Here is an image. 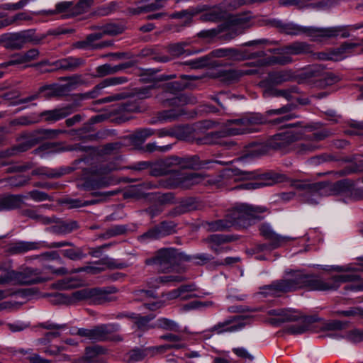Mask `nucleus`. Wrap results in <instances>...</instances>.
Listing matches in <instances>:
<instances>
[{"instance_id": "f257e3e1", "label": "nucleus", "mask_w": 363, "mask_h": 363, "mask_svg": "<svg viewBox=\"0 0 363 363\" xmlns=\"http://www.w3.org/2000/svg\"><path fill=\"white\" fill-rule=\"evenodd\" d=\"M295 107L294 104H290L279 108L268 110L264 114L253 113L239 119L229 120L226 122V128L224 130L211 132L205 135L202 139L203 143L216 144L221 138L254 132L256 130L254 126L267 123L269 117L292 111Z\"/></svg>"}, {"instance_id": "f03ea898", "label": "nucleus", "mask_w": 363, "mask_h": 363, "mask_svg": "<svg viewBox=\"0 0 363 363\" xmlns=\"http://www.w3.org/2000/svg\"><path fill=\"white\" fill-rule=\"evenodd\" d=\"M279 31L287 35H306L313 41H322L323 40L330 39L340 36L342 38L350 37V34L347 30L345 26H333V27H305L297 25L294 23L282 22Z\"/></svg>"}, {"instance_id": "7ed1b4c3", "label": "nucleus", "mask_w": 363, "mask_h": 363, "mask_svg": "<svg viewBox=\"0 0 363 363\" xmlns=\"http://www.w3.org/2000/svg\"><path fill=\"white\" fill-rule=\"evenodd\" d=\"M310 281L309 290L311 291H336L341 284L347 282H351V284L345 287V290L363 291V279H360L359 277L353 272L334 275L327 279L311 274Z\"/></svg>"}, {"instance_id": "20e7f679", "label": "nucleus", "mask_w": 363, "mask_h": 363, "mask_svg": "<svg viewBox=\"0 0 363 363\" xmlns=\"http://www.w3.org/2000/svg\"><path fill=\"white\" fill-rule=\"evenodd\" d=\"M65 131L60 129H38L31 132H23L16 138L18 143L3 152L4 157H11L24 152L41 141L56 138Z\"/></svg>"}, {"instance_id": "39448f33", "label": "nucleus", "mask_w": 363, "mask_h": 363, "mask_svg": "<svg viewBox=\"0 0 363 363\" xmlns=\"http://www.w3.org/2000/svg\"><path fill=\"white\" fill-rule=\"evenodd\" d=\"M116 169V165L112 162L92 166L89 169L91 177L86 179L80 187L86 191H91L113 185L116 182L108 174Z\"/></svg>"}, {"instance_id": "423d86ee", "label": "nucleus", "mask_w": 363, "mask_h": 363, "mask_svg": "<svg viewBox=\"0 0 363 363\" xmlns=\"http://www.w3.org/2000/svg\"><path fill=\"white\" fill-rule=\"evenodd\" d=\"M189 257L174 248H164L157 251L155 257L147 259L145 264L155 265L157 269L166 273L177 270L183 261H187Z\"/></svg>"}, {"instance_id": "0eeeda50", "label": "nucleus", "mask_w": 363, "mask_h": 363, "mask_svg": "<svg viewBox=\"0 0 363 363\" xmlns=\"http://www.w3.org/2000/svg\"><path fill=\"white\" fill-rule=\"evenodd\" d=\"M267 211V208L261 206H252L240 203L235 206L228 214L233 225L246 228L254 219H262L260 214Z\"/></svg>"}, {"instance_id": "6e6552de", "label": "nucleus", "mask_w": 363, "mask_h": 363, "mask_svg": "<svg viewBox=\"0 0 363 363\" xmlns=\"http://www.w3.org/2000/svg\"><path fill=\"white\" fill-rule=\"evenodd\" d=\"M233 175L240 176L242 179H250L257 178L256 181L250 182L242 185L245 189H255L263 186H272L277 183L283 182L286 177L283 174L275 172H267L264 174L256 175L254 172L242 171L239 169H232Z\"/></svg>"}, {"instance_id": "1a4fd4ad", "label": "nucleus", "mask_w": 363, "mask_h": 363, "mask_svg": "<svg viewBox=\"0 0 363 363\" xmlns=\"http://www.w3.org/2000/svg\"><path fill=\"white\" fill-rule=\"evenodd\" d=\"M47 278L40 277V272L38 269L26 267L21 271L11 270L1 274L0 284L12 283L18 285H32L45 282Z\"/></svg>"}, {"instance_id": "9d476101", "label": "nucleus", "mask_w": 363, "mask_h": 363, "mask_svg": "<svg viewBox=\"0 0 363 363\" xmlns=\"http://www.w3.org/2000/svg\"><path fill=\"white\" fill-rule=\"evenodd\" d=\"M252 16L250 12L231 16L225 24L227 33L220 36L223 40L230 41L244 33L245 30L252 26Z\"/></svg>"}, {"instance_id": "9b49d317", "label": "nucleus", "mask_w": 363, "mask_h": 363, "mask_svg": "<svg viewBox=\"0 0 363 363\" xmlns=\"http://www.w3.org/2000/svg\"><path fill=\"white\" fill-rule=\"evenodd\" d=\"M303 138V133L300 131L287 130L272 136L267 140L269 148L288 152L293 149L294 143Z\"/></svg>"}, {"instance_id": "f8f14e48", "label": "nucleus", "mask_w": 363, "mask_h": 363, "mask_svg": "<svg viewBox=\"0 0 363 363\" xmlns=\"http://www.w3.org/2000/svg\"><path fill=\"white\" fill-rule=\"evenodd\" d=\"M179 348L177 345H163L147 347H135L127 353V362L135 363L143 361L146 357H153L158 354H162L171 348Z\"/></svg>"}, {"instance_id": "ddd939ff", "label": "nucleus", "mask_w": 363, "mask_h": 363, "mask_svg": "<svg viewBox=\"0 0 363 363\" xmlns=\"http://www.w3.org/2000/svg\"><path fill=\"white\" fill-rule=\"evenodd\" d=\"M176 227L177 224L173 221H162L138 236V240L145 243L164 238L176 233Z\"/></svg>"}, {"instance_id": "4468645a", "label": "nucleus", "mask_w": 363, "mask_h": 363, "mask_svg": "<svg viewBox=\"0 0 363 363\" xmlns=\"http://www.w3.org/2000/svg\"><path fill=\"white\" fill-rule=\"evenodd\" d=\"M311 277V274H305L301 271H294L289 273L286 278L281 280L286 293L302 288L309 290Z\"/></svg>"}, {"instance_id": "2eb2a0df", "label": "nucleus", "mask_w": 363, "mask_h": 363, "mask_svg": "<svg viewBox=\"0 0 363 363\" xmlns=\"http://www.w3.org/2000/svg\"><path fill=\"white\" fill-rule=\"evenodd\" d=\"M62 81H67L65 85L49 84L40 87V92L48 91L46 96L50 97L60 94L65 89H74L77 86L84 84V80L81 74H74L70 77H65L61 79Z\"/></svg>"}, {"instance_id": "dca6fc26", "label": "nucleus", "mask_w": 363, "mask_h": 363, "mask_svg": "<svg viewBox=\"0 0 363 363\" xmlns=\"http://www.w3.org/2000/svg\"><path fill=\"white\" fill-rule=\"evenodd\" d=\"M244 316L235 315L223 321L218 322L209 329L210 332L220 335L224 333H235L241 330L245 326Z\"/></svg>"}, {"instance_id": "f3484780", "label": "nucleus", "mask_w": 363, "mask_h": 363, "mask_svg": "<svg viewBox=\"0 0 363 363\" xmlns=\"http://www.w3.org/2000/svg\"><path fill=\"white\" fill-rule=\"evenodd\" d=\"M274 49H269L268 52L271 53H276L281 55L278 56H269L266 57L267 54L264 51H259L251 54L252 58L261 57L258 61V64L259 66H268L273 65H285L289 64L292 62V58L288 55H283V53H280L281 51H274Z\"/></svg>"}, {"instance_id": "a211bd4d", "label": "nucleus", "mask_w": 363, "mask_h": 363, "mask_svg": "<svg viewBox=\"0 0 363 363\" xmlns=\"http://www.w3.org/2000/svg\"><path fill=\"white\" fill-rule=\"evenodd\" d=\"M291 186L298 191L300 196L307 198L310 196L317 197L327 191V189L323 188L320 183L311 184L303 181H295L291 183Z\"/></svg>"}, {"instance_id": "6ab92c4d", "label": "nucleus", "mask_w": 363, "mask_h": 363, "mask_svg": "<svg viewBox=\"0 0 363 363\" xmlns=\"http://www.w3.org/2000/svg\"><path fill=\"white\" fill-rule=\"evenodd\" d=\"M125 267V265H124L123 264H118L117 265H114L113 259H109L108 257H104L101 259L98 262H96L92 265L74 269L70 272V273H79L82 272H86L93 274H96L105 270L106 267L122 269Z\"/></svg>"}, {"instance_id": "aec40b11", "label": "nucleus", "mask_w": 363, "mask_h": 363, "mask_svg": "<svg viewBox=\"0 0 363 363\" xmlns=\"http://www.w3.org/2000/svg\"><path fill=\"white\" fill-rule=\"evenodd\" d=\"M121 330L118 323L102 324L91 329V340L94 342L105 341L108 339V335Z\"/></svg>"}, {"instance_id": "412c9836", "label": "nucleus", "mask_w": 363, "mask_h": 363, "mask_svg": "<svg viewBox=\"0 0 363 363\" xmlns=\"http://www.w3.org/2000/svg\"><path fill=\"white\" fill-rule=\"evenodd\" d=\"M257 73L256 69H228V70H219L213 74V77L219 78L220 80L225 82H232L238 80L240 77L245 75H252Z\"/></svg>"}, {"instance_id": "4be33fe9", "label": "nucleus", "mask_w": 363, "mask_h": 363, "mask_svg": "<svg viewBox=\"0 0 363 363\" xmlns=\"http://www.w3.org/2000/svg\"><path fill=\"white\" fill-rule=\"evenodd\" d=\"M202 181L203 177L200 174L181 173L175 176L174 182L172 185L174 187L187 189L201 183Z\"/></svg>"}, {"instance_id": "5701e85b", "label": "nucleus", "mask_w": 363, "mask_h": 363, "mask_svg": "<svg viewBox=\"0 0 363 363\" xmlns=\"http://www.w3.org/2000/svg\"><path fill=\"white\" fill-rule=\"evenodd\" d=\"M209 56L216 58H225L233 61H242L247 58L244 52L233 48L213 50L209 53Z\"/></svg>"}, {"instance_id": "b1692460", "label": "nucleus", "mask_w": 363, "mask_h": 363, "mask_svg": "<svg viewBox=\"0 0 363 363\" xmlns=\"http://www.w3.org/2000/svg\"><path fill=\"white\" fill-rule=\"evenodd\" d=\"M269 315H276L277 318L270 319L271 324L279 325L285 322L295 321L300 318L298 312L288 309H272L268 311Z\"/></svg>"}, {"instance_id": "393cba45", "label": "nucleus", "mask_w": 363, "mask_h": 363, "mask_svg": "<svg viewBox=\"0 0 363 363\" xmlns=\"http://www.w3.org/2000/svg\"><path fill=\"white\" fill-rule=\"evenodd\" d=\"M85 60L82 57L69 56L56 60L52 63L57 69L63 71L74 72L83 66Z\"/></svg>"}, {"instance_id": "a878e982", "label": "nucleus", "mask_w": 363, "mask_h": 363, "mask_svg": "<svg viewBox=\"0 0 363 363\" xmlns=\"http://www.w3.org/2000/svg\"><path fill=\"white\" fill-rule=\"evenodd\" d=\"M226 16L227 12L223 9L220 4L212 7L207 6V9L200 16L199 20L201 22L217 23L225 19Z\"/></svg>"}, {"instance_id": "bb28decb", "label": "nucleus", "mask_w": 363, "mask_h": 363, "mask_svg": "<svg viewBox=\"0 0 363 363\" xmlns=\"http://www.w3.org/2000/svg\"><path fill=\"white\" fill-rule=\"evenodd\" d=\"M116 289L111 288L108 290L100 288L91 289V303L100 305L104 304L108 302H111L116 300V298L112 296Z\"/></svg>"}, {"instance_id": "cd10ccee", "label": "nucleus", "mask_w": 363, "mask_h": 363, "mask_svg": "<svg viewBox=\"0 0 363 363\" xmlns=\"http://www.w3.org/2000/svg\"><path fill=\"white\" fill-rule=\"evenodd\" d=\"M360 46L359 43L345 42L336 48L330 49V60L337 62L347 57L354 48Z\"/></svg>"}, {"instance_id": "c85d7f7f", "label": "nucleus", "mask_w": 363, "mask_h": 363, "mask_svg": "<svg viewBox=\"0 0 363 363\" xmlns=\"http://www.w3.org/2000/svg\"><path fill=\"white\" fill-rule=\"evenodd\" d=\"M72 113L69 107H62L43 111L39 116L43 118L45 121L52 123L62 118H65Z\"/></svg>"}, {"instance_id": "c756f323", "label": "nucleus", "mask_w": 363, "mask_h": 363, "mask_svg": "<svg viewBox=\"0 0 363 363\" xmlns=\"http://www.w3.org/2000/svg\"><path fill=\"white\" fill-rule=\"evenodd\" d=\"M185 113L184 111L182 108L179 109H170L159 111L157 113L156 116L153 117L150 123L155 124L157 123H166L171 122L177 120L179 116L184 115Z\"/></svg>"}, {"instance_id": "7c9ffc66", "label": "nucleus", "mask_w": 363, "mask_h": 363, "mask_svg": "<svg viewBox=\"0 0 363 363\" xmlns=\"http://www.w3.org/2000/svg\"><path fill=\"white\" fill-rule=\"evenodd\" d=\"M281 51L280 53H285L286 55H302L311 52V46L305 42H294L289 45L283 47L281 49H277V51ZM277 51V50H274Z\"/></svg>"}, {"instance_id": "2f4dec72", "label": "nucleus", "mask_w": 363, "mask_h": 363, "mask_svg": "<svg viewBox=\"0 0 363 363\" xmlns=\"http://www.w3.org/2000/svg\"><path fill=\"white\" fill-rule=\"evenodd\" d=\"M164 4L160 0H143L133 9V14L148 13L163 8Z\"/></svg>"}, {"instance_id": "473e14b6", "label": "nucleus", "mask_w": 363, "mask_h": 363, "mask_svg": "<svg viewBox=\"0 0 363 363\" xmlns=\"http://www.w3.org/2000/svg\"><path fill=\"white\" fill-rule=\"evenodd\" d=\"M299 94V89L296 86H292L289 89H273L267 90L264 92V96H281L288 101H291L295 99V95Z\"/></svg>"}, {"instance_id": "72a5a7b5", "label": "nucleus", "mask_w": 363, "mask_h": 363, "mask_svg": "<svg viewBox=\"0 0 363 363\" xmlns=\"http://www.w3.org/2000/svg\"><path fill=\"white\" fill-rule=\"evenodd\" d=\"M22 203L23 196L21 195H8L0 197V211L19 208Z\"/></svg>"}, {"instance_id": "f704fd0d", "label": "nucleus", "mask_w": 363, "mask_h": 363, "mask_svg": "<svg viewBox=\"0 0 363 363\" xmlns=\"http://www.w3.org/2000/svg\"><path fill=\"white\" fill-rule=\"evenodd\" d=\"M21 38L23 47L25 44L30 43L33 45H39L46 38V34H37L33 29H28L18 32Z\"/></svg>"}, {"instance_id": "c9c22d12", "label": "nucleus", "mask_w": 363, "mask_h": 363, "mask_svg": "<svg viewBox=\"0 0 363 363\" xmlns=\"http://www.w3.org/2000/svg\"><path fill=\"white\" fill-rule=\"evenodd\" d=\"M129 317L133 323V328H135L138 330L144 332L152 328L150 324L154 318L152 315L141 316L140 314L132 313Z\"/></svg>"}, {"instance_id": "e433bc0d", "label": "nucleus", "mask_w": 363, "mask_h": 363, "mask_svg": "<svg viewBox=\"0 0 363 363\" xmlns=\"http://www.w3.org/2000/svg\"><path fill=\"white\" fill-rule=\"evenodd\" d=\"M68 172L66 168L60 167L51 169L46 167H42L34 169L32 172L33 175L45 177L49 179H57L66 174Z\"/></svg>"}, {"instance_id": "4c0bfd02", "label": "nucleus", "mask_w": 363, "mask_h": 363, "mask_svg": "<svg viewBox=\"0 0 363 363\" xmlns=\"http://www.w3.org/2000/svg\"><path fill=\"white\" fill-rule=\"evenodd\" d=\"M320 146L313 142L311 138L308 135L304 138V140L295 144L293 147L295 152L298 155H306L320 149Z\"/></svg>"}, {"instance_id": "58836bf2", "label": "nucleus", "mask_w": 363, "mask_h": 363, "mask_svg": "<svg viewBox=\"0 0 363 363\" xmlns=\"http://www.w3.org/2000/svg\"><path fill=\"white\" fill-rule=\"evenodd\" d=\"M294 78V74L293 72L290 69H285L269 73L267 81L273 84H281L284 82H289Z\"/></svg>"}, {"instance_id": "ea45409f", "label": "nucleus", "mask_w": 363, "mask_h": 363, "mask_svg": "<svg viewBox=\"0 0 363 363\" xmlns=\"http://www.w3.org/2000/svg\"><path fill=\"white\" fill-rule=\"evenodd\" d=\"M0 41L4 44V47L7 49L21 50L23 48L18 32L1 35Z\"/></svg>"}, {"instance_id": "a19ab883", "label": "nucleus", "mask_w": 363, "mask_h": 363, "mask_svg": "<svg viewBox=\"0 0 363 363\" xmlns=\"http://www.w3.org/2000/svg\"><path fill=\"white\" fill-rule=\"evenodd\" d=\"M282 293H286L281 282L278 280L269 285H265L259 288V294L264 296H279Z\"/></svg>"}, {"instance_id": "79ce46f5", "label": "nucleus", "mask_w": 363, "mask_h": 363, "mask_svg": "<svg viewBox=\"0 0 363 363\" xmlns=\"http://www.w3.org/2000/svg\"><path fill=\"white\" fill-rule=\"evenodd\" d=\"M155 187L156 185L152 184L150 182L143 183L138 186H133L125 193V197L135 198L138 199L145 198L147 194L143 191V190L150 189Z\"/></svg>"}, {"instance_id": "37998d69", "label": "nucleus", "mask_w": 363, "mask_h": 363, "mask_svg": "<svg viewBox=\"0 0 363 363\" xmlns=\"http://www.w3.org/2000/svg\"><path fill=\"white\" fill-rule=\"evenodd\" d=\"M72 8H74L72 1H61L56 4L55 9L45 11L44 13L48 15L64 13V17L69 18L73 16L72 14Z\"/></svg>"}, {"instance_id": "c03bdc74", "label": "nucleus", "mask_w": 363, "mask_h": 363, "mask_svg": "<svg viewBox=\"0 0 363 363\" xmlns=\"http://www.w3.org/2000/svg\"><path fill=\"white\" fill-rule=\"evenodd\" d=\"M78 228L76 221H59L51 227V231L57 235H65L72 232Z\"/></svg>"}, {"instance_id": "a18cd8bd", "label": "nucleus", "mask_w": 363, "mask_h": 363, "mask_svg": "<svg viewBox=\"0 0 363 363\" xmlns=\"http://www.w3.org/2000/svg\"><path fill=\"white\" fill-rule=\"evenodd\" d=\"M260 233L261 235L265 238V239L272 241H279L281 242H288L293 240L292 238L289 236H281L280 235L277 234L273 231L272 228L268 225H262L260 227Z\"/></svg>"}, {"instance_id": "49530a36", "label": "nucleus", "mask_w": 363, "mask_h": 363, "mask_svg": "<svg viewBox=\"0 0 363 363\" xmlns=\"http://www.w3.org/2000/svg\"><path fill=\"white\" fill-rule=\"evenodd\" d=\"M128 81V78L125 77H109L104 79L102 82L99 83L91 91V94H95L96 92H99L103 89L111 86H116L118 84H122L126 83Z\"/></svg>"}, {"instance_id": "de8ad7c7", "label": "nucleus", "mask_w": 363, "mask_h": 363, "mask_svg": "<svg viewBox=\"0 0 363 363\" xmlns=\"http://www.w3.org/2000/svg\"><path fill=\"white\" fill-rule=\"evenodd\" d=\"M268 148L267 144L264 145L257 143H250L246 147L245 156L247 157H259L264 155L267 152Z\"/></svg>"}, {"instance_id": "09e8293b", "label": "nucleus", "mask_w": 363, "mask_h": 363, "mask_svg": "<svg viewBox=\"0 0 363 363\" xmlns=\"http://www.w3.org/2000/svg\"><path fill=\"white\" fill-rule=\"evenodd\" d=\"M225 33H227V28L224 22L214 28L201 30L199 33V36L205 38H213L219 36V38L223 40L220 36Z\"/></svg>"}, {"instance_id": "8fccbe9b", "label": "nucleus", "mask_w": 363, "mask_h": 363, "mask_svg": "<svg viewBox=\"0 0 363 363\" xmlns=\"http://www.w3.org/2000/svg\"><path fill=\"white\" fill-rule=\"evenodd\" d=\"M199 203L194 198H187L181 201L179 205L177 207V213L181 214L189 211L196 210L199 207Z\"/></svg>"}, {"instance_id": "3c124183", "label": "nucleus", "mask_w": 363, "mask_h": 363, "mask_svg": "<svg viewBox=\"0 0 363 363\" xmlns=\"http://www.w3.org/2000/svg\"><path fill=\"white\" fill-rule=\"evenodd\" d=\"M125 27L122 24L111 23L99 28V30L104 37V35H116L122 33Z\"/></svg>"}, {"instance_id": "603ef678", "label": "nucleus", "mask_w": 363, "mask_h": 363, "mask_svg": "<svg viewBox=\"0 0 363 363\" xmlns=\"http://www.w3.org/2000/svg\"><path fill=\"white\" fill-rule=\"evenodd\" d=\"M40 248V244L34 242H20L11 247V251L15 254L24 253L29 250Z\"/></svg>"}, {"instance_id": "864d4df0", "label": "nucleus", "mask_w": 363, "mask_h": 363, "mask_svg": "<svg viewBox=\"0 0 363 363\" xmlns=\"http://www.w3.org/2000/svg\"><path fill=\"white\" fill-rule=\"evenodd\" d=\"M311 318H305L300 323L293 325L287 328V331L292 335H299L310 330Z\"/></svg>"}, {"instance_id": "5fc2aeb1", "label": "nucleus", "mask_w": 363, "mask_h": 363, "mask_svg": "<svg viewBox=\"0 0 363 363\" xmlns=\"http://www.w3.org/2000/svg\"><path fill=\"white\" fill-rule=\"evenodd\" d=\"M91 289H83L73 292L68 301L69 303L76 301H88L91 303Z\"/></svg>"}, {"instance_id": "6e6d98bb", "label": "nucleus", "mask_w": 363, "mask_h": 363, "mask_svg": "<svg viewBox=\"0 0 363 363\" xmlns=\"http://www.w3.org/2000/svg\"><path fill=\"white\" fill-rule=\"evenodd\" d=\"M206 225L208 230L212 231H220L230 228L233 224L229 217L228 219H220L214 221L207 222Z\"/></svg>"}, {"instance_id": "4d7b16f0", "label": "nucleus", "mask_w": 363, "mask_h": 363, "mask_svg": "<svg viewBox=\"0 0 363 363\" xmlns=\"http://www.w3.org/2000/svg\"><path fill=\"white\" fill-rule=\"evenodd\" d=\"M191 164H189V169L203 168L208 164L216 163L221 165H227L229 162L221 160H205L200 161L197 155L191 156Z\"/></svg>"}, {"instance_id": "13d9d810", "label": "nucleus", "mask_w": 363, "mask_h": 363, "mask_svg": "<svg viewBox=\"0 0 363 363\" xmlns=\"http://www.w3.org/2000/svg\"><path fill=\"white\" fill-rule=\"evenodd\" d=\"M353 187V182L349 179H342L335 183L330 190L334 194H339L350 191Z\"/></svg>"}, {"instance_id": "bf43d9fd", "label": "nucleus", "mask_w": 363, "mask_h": 363, "mask_svg": "<svg viewBox=\"0 0 363 363\" xmlns=\"http://www.w3.org/2000/svg\"><path fill=\"white\" fill-rule=\"evenodd\" d=\"M207 9V5H199L196 7H191L188 9H185L186 19L182 24V26H189L192 22V18L199 13H203Z\"/></svg>"}, {"instance_id": "052dcab7", "label": "nucleus", "mask_w": 363, "mask_h": 363, "mask_svg": "<svg viewBox=\"0 0 363 363\" xmlns=\"http://www.w3.org/2000/svg\"><path fill=\"white\" fill-rule=\"evenodd\" d=\"M94 2V0H79L76 4H74L72 16H75L88 12Z\"/></svg>"}, {"instance_id": "680f3d73", "label": "nucleus", "mask_w": 363, "mask_h": 363, "mask_svg": "<svg viewBox=\"0 0 363 363\" xmlns=\"http://www.w3.org/2000/svg\"><path fill=\"white\" fill-rule=\"evenodd\" d=\"M230 240L229 238L226 235L214 234L208 236L206 238V242L209 245L211 250H217L218 245H223Z\"/></svg>"}, {"instance_id": "e2e57ef3", "label": "nucleus", "mask_w": 363, "mask_h": 363, "mask_svg": "<svg viewBox=\"0 0 363 363\" xmlns=\"http://www.w3.org/2000/svg\"><path fill=\"white\" fill-rule=\"evenodd\" d=\"M187 45L184 42L171 44L167 47V51L173 57H179L184 54L189 55L191 52L184 49Z\"/></svg>"}, {"instance_id": "0e129e2a", "label": "nucleus", "mask_w": 363, "mask_h": 363, "mask_svg": "<svg viewBox=\"0 0 363 363\" xmlns=\"http://www.w3.org/2000/svg\"><path fill=\"white\" fill-rule=\"evenodd\" d=\"M64 257L71 260H79L85 257L82 249L79 247H73L62 250Z\"/></svg>"}, {"instance_id": "69168bd1", "label": "nucleus", "mask_w": 363, "mask_h": 363, "mask_svg": "<svg viewBox=\"0 0 363 363\" xmlns=\"http://www.w3.org/2000/svg\"><path fill=\"white\" fill-rule=\"evenodd\" d=\"M155 134L152 128H143L136 130L133 135V139L135 143H143L147 138Z\"/></svg>"}, {"instance_id": "338daca9", "label": "nucleus", "mask_w": 363, "mask_h": 363, "mask_svg": "<svg viewBox=\"0 0 363 363\" xmlns=\"http://www.w3.org/2000/svg\"><path fill=\"white\" fill-rule=\"evenodd\" d=\"M333 315L344 317L359 316L363 318V308L361 307H351L347 310L334 311Z\"/></svg>"}, {"instance_id": "774afa93", "label": "nucleus", "mask_w": 363, "mask_h": 363, "mask_svg": "<svg viewBox=\"0 0 363 363\" xmlns=\"http://www.w3.org/2000/svg\"><path fill=\"white\" fill-rule=\"evenodd\" d=\"M25 215L29 217L31 219L36 220L38 223H40L44 225L50 224L53 223L55 220L52 218L46 217L43 215L38 213V212L35 210H26L25 211Z\"/></svg>"}]
</instances>
